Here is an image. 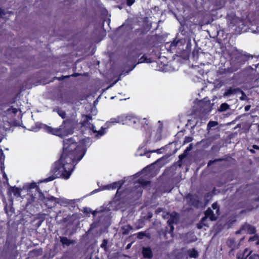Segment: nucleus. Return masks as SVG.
Segmentation results:
<instances>
[{"instance_id":"f257e3e1","label":"nucleus","mask_w":259,"mask_h":259,"mask_svg":"<svg viewBox=\"0 0 259 259\" xmlns=\"http://www.w3.org/2000/svg\"><path fill=\"white\" fill-rule=\"evenodd\" d=\"M89 142V138L84 139L78 144L74 142L72 139L64 140L63 151L60 159L54 166V176L49 178L47 181H51L56 178L61 177L66 179L69 178L73 170L75 162H77L82 159L85 153V147Z\"/></svg>"},{"instance_id":"f03ea898","label":"nucleus","mask_w":259,"mask_h":259,"mask_svg":"<svg viewBox=\"0 0 259 259\" xmlns=\"http://www.w3.org/2000/svg\"><path fill=\"white\" fill-rule=\"evenodd\" d=\"M41 128L48 133L60 137H63L72 133L70 124L66 121H64L59 128H53L45 124H42Z\"/></svg>"},{"instance_id":"7ed1b4c3","label":"nucleus","mask_w":259,"mask_h":259,"mask_svg":"<svg viewBox=\"0 0 259 259\" xmlns=\"http://www.w3.org/2000/svg\"><path fill=\"white\" fill-rule=\"evenodd\" d=\"M212 208H208L205 212V216L203 218L201 223L198 225L199 228H202L203 225H206L205 221L207 218H209L211 221L215 220L217 219L219 215V207L217 203H213L212 205Z\"/></svg>"},{"instance_id":"20e7f679","label":"nucleus","mask_w":259,"mask_h":259,"mask_svg":"<svg viewBox=\"0 0 259 259\" xmlns=\"http://www.w3.org/2000/svg\"><path fill=\"white\" fill-rule=\"evenodd\" d=\"M125 116L127 117L125 119L126 120L125 121V123H122V124H128L130 125H133L135 124H137L139 122V119L134 116L131 114H124Z\"/></svg>"},{"instance_id":"39448f33","label":"nucleus","mask_w":259,"mask_h":259,"mask_svg":"<svg viewBox=\"0 0 259 259\" xmlns=\"http://www.w3.org/2000/svg\"><path fill=\"white\" fill-rule=\"evenodd\" d=\"M88 126L90 130L92 131V133L96 134L95 136L98 138L101 137L106 133L105 128H102L101 130L97 131L95 128V126L93 124H89Z\"/></svg>"},{"instance_id":"423d86ee","label":"nucleus","mask_w":259,"mask_h":259,"mask_svg":"<svg viewBox=\"0 0 259 259\" xmlns=\"http://www.w3.org/2000/svg\"><path fill=\"white\" fill-rule=\"evenodd\" d=\"M126 118H127L126 116H125L124 115H121L120 116H118L116 117L112 118L110 119V121L109 122V123H125V121H126V120L124 119Z\"/></svg>"},{"instance_id":"0eeeda50","label":"nucleus","mask_w":259,"mask_h":259,"mask_svg":"<svg viewBox=\"0 0 259 259\" xmlns=\"http://www.w3.org/2000/svg\"><path fill=\"white\" fill-rule=\"evenodd\" d=\"M254 232L255 228L249 225H245L243 226L239 231L240 233H246L248 234H253Z\"/></svg>"},{"instance_id":"6e6552de","label":"nucleus","mask_w":259,"mask_h":259,"mask_svg":"<svg viewBox=\"0 0 259 259\" xmlns=\"http://www.w3.org/2000/svg\"><path fill=\"white\" fill-rule=\"evenodd\" d=\"M51 200L54 201L57 203H59L62 205H67L70 203V200L66 199L64 198H55L54 197H51Z\"/></svg>"},{"instance_id":"1a4fd4ad","label":"nucleus","mask_w":259,"mask_h":259,"mask_svg":"<svg viewBox=\"0 0 259 259\" xmlns=\"http://www.w3.org/2000/svg\"><path fill=\"white\" fill-rule=\"evenodd\" d=\"M122 185V183L119 181V182H115V183H113L110 185H108L104 186V189L113 190V189H115L117 188L120 187Z\"/></svg>"},{"instance_id":"9d476101","label":"nucleus","mask_w":259,"mask_h":259,"mask_svg":"<svg viewBox=\"0 0 259 259\" xmlns=\"http://www.w3.org/2000/svg\"><path fill=\"white\" fill-rule=\"evenodd\" d=\"M147 134L149 135L150 139L154 141H156L160 139V133L157 131H152Z\"/></svg>"},{"instance_id":"9b49d317","label":"nucleus","mask_w":259,"mask_h":259,"mask_svg":"<svg viewBox=\"0 0 259 259\" xmlns=\"http://www.w3.org/2000/svg\"><path fill=\"white\" fill-rule=\"evenodd\" d=\"M250 251L247 249H246L244 250L243 252L242 253H239L238 255V259H246V257L250 254Z\"/></svg>"},{"instance_id":"f8f14e48","label":"nucleus","mask_w":259,"mask_h":259,"mask_svg":"<svg viewBox=\"0 0 259 259\" xmlns=\"http://www.w3.org/2000/svg\"><path fill=\"white\" fill-rule=\"evenodd\" d=\"M142 252L145 257L150 258L152 256L151 251L149 248H143Z\"/></svg>"},{"instance_id":"ddd939ff","label":"nucleus","mask_w":259,"mask_h":259,"mask_svg":"<svg viewBox=\"0 0 259 259\" xmlns=\"http://www.w3.org/2000/svg\"><path fill=\"white\" fill-rule=\"evenodd\" d=\"M237 91H239V89H230L228 90L224 94V97L229 96L232 94H235L236 93H237Z\"/></svg>"},{"instance_id":"4468645a","label":"nucleus","mask_w":259,"mask_h":259,"mask_svg":"<svg viewBox=\"0 0 259 259\" xmlns=\"http://www.w3.org/2000/svg\"><path fill=\"white\" fill-rule=\"evenodd\" d=\"M231 23L234 24L235 25H238L239 27L241 26V25H244L241 20L237 17L233 18V21L231 22Z\"/></svg>"},{"instance_id":"2eb2a0df","label":"nucleus","mask_w":259,"mask_h":259,"mask_svg":"<svg viewBox=\"0 0 259 259\" xmlns=\"http://www.w3.org/2000/svg\"><path fill=\"white\" fill-rule=\"evenodd\" d=\"M171 216L173 217V219L172 220L169 219L168 221L169 224L170 225L171 224L176 222L178 220V215L177 213L174 212L171 214Z\"/></svg>"},{"instance_id":"dca6fc26","label":"nucleus","mask_w":259,"mask_h":259,"mask_svg":"<svg viewBox=\"0 0 259 259\" xmlns=\"http://www.w3.org/2000/svg\"><path fill=\"white\" fill-rule=\"evenodd\" d=\"M189 254L190 257L194 258L197 257L198 255V252L195 249L190 250L189 251Z\"/></svg>"},{"instance_id":"f3484780","label":"nucleus","mask_w":259,"mask_h":259,"mask_svg":"<svg viewBox=\"0 0 259 259\" xmlns=\"http://www.w3.org/2000/svg\"><path fill=\"white\" fill-rule=\"evenodd\" d=\"M229 107V106L226 103H223L220 107L219 110L220 111H224L227 110Z\"/></svg>"},{"instance_id":"a211bd4d","label":"nucleus","mask_w":259,"mask_h":259,"mask_svg":"<svg viewBox=\"0 0 259 259\" xmlns=\"http://www.w3.org/2000/svg\"><path fill=\"white\" fill-rule=\"evenodd\" d=\"M61 241L63 244L68 245L70 243V240L66 237L61 238Z\"/></svg>"},{"instance_id":"6ab92c4d","label":"nucleus","mask_w":259,"mask_h":259,"mask_svg":"<svg viewBox=\"0 0 259 259\" xmlns=\"http://www.w3.org/2000/svg\"><path fill=\"white\" fill-rule=\"evenodd\" d=\"M218 124V122L216 121H210L207 125V128L210 129L212 127L215 126Z\"/></svg>"},{"instance_id":"aec40b11","label":"nucleus","mask_w":259,"mask_h":259,"mask_svg":"<svg viewBox=\"0 0 259 259\" xmlns=\"http://www.w3.org/2000/svg\"><path fill=\"white\" fill-rule=\"evenodd\" d=\"M58 113L62 118H64L65 116V113L62 110H58Z\"/></svg>"},{"instance_id":"412c9836","label":"nucleus","mask_w":259,"mask_h":259,"mask_svg":"<svg viewBox=\"0 0 259 259\" xmlns=\"http://www.w3.org/2000/svg\"><path fill=\"white\" fill-rule=\"evenodd\" d=\"M249 259H259V256L256 254H253L250 256Z\"/></svg>"},{"instance_id":"4be33fe9","label":"nucleus","mask_w":259,"mask_h":259,"mask_svg":"<svg viewBox=\"0 0 259 259\" xmlns=\"http://www.w3.org/2000/svg\"><path fill=\"white\" fill-rule=\"evenodd\" d=\"M140 183L142 185V186H145V185H147V184L148 183V181H143V180H140Z\"/></svg>"},{"instance_id":"5701e85b","label":"nucleus","mask_w":259,"mask_h":259,"mask_svg":"<svg viewBox=\"0 0 259 259\" xmlns=\"http://www.w3.org/2000/svg\"><path fill=\"white\" fill-rule=\"evenodd\" d=\"M134 3V0H127V3L128 6H131Z\"/></svg>"},{"instance_id":"b1692460","label":"nucleus","mask_w":259,"mask_h":259,"mask_svg":"<svg viewBox=\"0 0 259 259\" xmlns=\"http://www.w3.org/2000/svg\"><path fill=\"white\" fill-rule=\"evenodd\" d=\"M241 94H242V96L241 97H240V99L241 100H244L246 98V96L243 94L242 92H241Z\"/></svg>"},{"instance_id":"393cba45","label":"nucleus","mask_w":259,"mask_h":259,"mask_svg":"<svg viewBox=\"0 0 259 259\" xmlns=\"http://www.w3.org/2000/svg\"><path fill=\"white\" fill-rule=\"evenodd\" d=\"M257 237L256 236H254L253 237L250 238L249 239V241H254V240L257 239Z\"/></svg>"},{"instance_id":"a878e982","label":"nucleus","mask_w":259,"mask_h":259,"mask_svg":"<svg viewBox=\"0 0 259 259\" xmlns=\"http://www.w3.org/2000/svg\"><path fill=\"white\" fill-rule=\"evenodd\" d=\"M148 169H149V168H148V167L144 169L143 170V171H142V174H145L146 172H147L148 171Z\"/></svg>"},{"instance_id":"bb28decb","label":"nucleus","mask_w":259,"mask_h":259,"mask_svg":"<svg viewBox=\"0 0 259 259\" xmlns=\"http://www.w3.org/2000/svg\"><path fill=\"white\" fill-rule=\"evenodd\" d=\"M36 187L35 184H31L30 185V188H34Z\"/></svg>"},{"instance_id":"cd10ccee","label":"nucleus","mask_w":259,"mask_h":259,"mask_svg":"<svg viewBox=\"0 0 259 259\" xmlns=\"http://www.w3.org/2000/svg\"><path fill=\"white\" fill-rule=\"evenodd\" d=\"M249 109V106H246L245 107V109L246 111H247Z\"/></svg>"},{"instance_id":"c85d7f7f","label":"nucleus","mask_w":259,"mask_h":259,"mask_svg":"<svg viewBox=\"0 0 259 259\" xmlns=\"http://www.w3.org/2000/svg\"><path fill=\"white\" fill-rule=\"evenodd\" d=\"M106 241H104V243L101 245V246L103 247V246L105 245V244L106 243Z\"/></svg>"},{"instance_id":"c756f323","label":"nucleus","mask_w":259,"mask_h":259,"mask_svg":"<svg viewBox=\"0 0 259 259\" xmlns=\"http://www.w3.org/2000/svg\"><path fill=\"white\" fill-rule=\"evenodd\" d=\"M179 157H180V158L181 159H182V158H183L184 157V156L183 155H180V156H179Z\"/></svg>"},{"instance_id":"7c9ffc66","label":"nucleus","mask_w":259,"mask_h":259,"mask_svg":"<svg viewBox=\"0 0 259 259\" xmlns=\"http://www.w3.org/2000/svg\"><path fill=\"white\" fill-rule=\"evenodd\" d=\"M253 148L257 149V148H258V147L257 146H253Z\"/></svg>"},{"instance_id":"2f4dec72","label":"nucleus","mask_w":259,"mask_h":259,"mask_svg":"<svg viewBox=\"0 0 259 259\" xmlns=\"http://www.w3.org/2000/svg\"><path fill=\"white\" fill-rule=\"evenodd\" d=\"M170 228H171V230H173V229H174V227H173L172 226H170Z\"/></svg>"},{"instance_id":"473e14b6","label":"nucleus","mask_w":259,"mask_h":259,"mask_svg":"<svg viewBox=\"0 0 259 259\" xmlns=\"http://www.w3.org/2000/svg\"><path fill=\"white\" fill-rule=\"evenodd\" d=\"M16 190H17V192H18V191H19V190H18V188H16Z\"/></svg>"},{"instance_id":"72a5a7b5","label":"nucleus","mask_w":259,"mask_h":259,"mask_svg":"<svg viewBox=\"0 0 259 259\" xmlns=\"http://www.w3.org/2000/svg\"><path fill=\"white\" fill-rule=\"evenodd\" d=\"M259 244V242H257L256 244Z\"/></svg>"}]
</instances>
